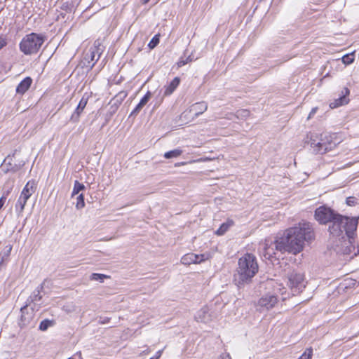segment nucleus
I'll use <instances>...</instances> for the list:
<instances>
[{
    "mask_svg": "<svg viewBox=\"0 0 359 359\" xmlns=\"http://www.w3.org/2000/svg\"><path fill=\"white\" fill-rule=\"evenodd\" d=\"M359 217H348L339 214L336 215L330 222L329 231L333 236H340L345 231L348 241H345V248L341 250L344 255L353 254L356 255L355 236L356 234Z\"/></svg>",
    "mask_w": 359,
    "mask_h": 359,
    "instance_id": "obj_1",
    "label": "nucleus"
},
{
    "mask_svg": "<svg viewBox=\"0 0 359 359\" xmlns=\"http://www.w3.org/2000/svg\"><path fill=\"white\" fill-rule=\"evenodd\" d=\"M259 266L255 255L246 253L238 259L234 281L238 287L251 282L258 272Z\"/></svg>",
    "mask_w": 359,
    "mask_h": 359,
    "instance_id": "obj_2",
    "label": "nucleus"
},
{
    "mask_svg": "<svg viewBox=\"0 0 359 359\" xmlns=\"http://www.w3.org/2000/svg\"><path fill=\"white\" fill-rule=\"evenodd\" d=\"M314 238V232L309 222H302L293 227V254L303 250L305 244Z\"/></svg>",
    "mask_w": 359,
    "mask_h": 359,
    "instance_id": "obj_3",
    "label": "nucleus"
},
{
    "mask_svg": "<svg viewBox=\"0 0 359 359\" xmlns=\"http://www.w3.org/2000/svg\"><path fill=\"white\" fill-rule=\"evenodd\" d=\"M307 139H309L308 144L313 148L314 151L321 154L332 150L339 142L334 134L325 133L319 135L317 133H310L307 135Z\"/></svg>",
    "mask_w": 359,
    "mask_h": 359,
    "instance_id": "obj_4",
    "label": "nucleus"
},
{
    "mask_svg": "<svg viewBox=\"0 0 359 359\" xmlns=\"http://www.w3.org/2000/svg\"><path fill=\"white\" fill-rule=\"evenodd\" d=\"M45 36L41 34L32 32L26 34L20 42V50L26 55L36 54L45 42Z\"/></svg>",
    "mask_w": 359,
    "mask_h": 359,
    "instance_id": "obj_5",
    "label": "nucleus"
},
{
    "mask_svg": "<svg viewBox=\"0 0 359 359\" xmlns=\"http://www.w3.org/2000/svg\"><path fill=\"white\" fill-rule=\"evenodd\" d=\"M292 230L287 229L283 235L278 234L273 241L276 251L281 254L292 251Z\"/></svg>",
    "mask_w": 359,
    "mask_h": 359,
    "instance_id": "obj_6",
    "label": "nucleus"
},
{
    "mask_svg": "<svg viewBox=\"0 0 359 359\" xmlns=\"http://www.w3.org/2000/svg\"><path fill=\"white\" fill-rule=\"evenodd\" d=\"M208 109V104L204 101L193 104L188 110L184 111L181 118L184 120L194 121Z\"/></svg>",
    "mask_w": 359,
    "mask_h": 359,
    "instance_id": "obj_7",
    "label": "nucleus"
},
{
    "mask_svg": "<svg viewBox=\"0 0 359 359\" xmlns=\"http://www.w3.org/2000/svg\"><path fill=\"white\" fill-rule=\"evenodd\" d=\"M338 213L330 208L325 205L320 206L315 210L314 217L320 224H326L330 222Z\"/></svg>",
    "mask_w": 359,
    "mask_h": 359,
    "instance_id": "obj_8",
    "label": "nucleus"
},
{
    "mask_svg": "<svg viewBox=\"0 0 359 359\" xmlns=\"http://www.w3.org/2000/svg\"><path fill=\"white\" fill-rule=\"evenodd\" d=\"M103 50L100 43L98 41H95L93 47H91L88 52L86 54L84 59L90 63L93 62L90 65L92 68L95 64L98 61Z\"/></svg>",
    "mask_w": 359,
    "mask_h": 359,
    "instance_id": "obj_9",
    "label": "nucleus"
},
{
    "mask_svg": "<svg viewBox=\"0 0 359 359\" xmlns=\"http://www.w3.org/2000/svg\"><path fill=\"white\" fill-rule=\"evenodd\" d=\"M90 97V95L88 93H84L83 97H81L80 102H79V104L77 105V107L76 108L74 112L72 114L70 121L72 122H78L79 120L80 115L83 112V109H85L88 99Z\"/></svg>",
    "mask_w": 359,
    "mask_h": 359,
    "instance_id": "obj_10",
    "label": "nucleus"
},
{
    "mask_svg": "<svg viewBox=\"0 0 359 359\" xmlns=\"http://www.w3.org/2000/svg\"><path fill=\"white\" fill-rule=\"evenodd\" d=\"M277 301L276 296L267 294L259 299L258 305L269 310L276 304Z\"/></svg>",
    "mask_w": 359,
    "mask_h": 359,
    "instance_id": "obj_11",
    "label": "nucleus"
},
{
    "mask_svg": "<svg viewBox=\"0 0 359 359\" xmlns=\"http://www.w3.org/2000/svg\"><path fill=\"white\" fill-rule=\"evenodd\" d=\"M276 248L274 242L265 239L262 255L266 259L271 260L276 255Z\"/></svg>",
    "mask_w": 359,
    "mask_h": 359,
    "instance_id": "obj_12",
    "label": "nucleus"
},
{
    "mask_svg": "<svg viewBox=\"0 0 359 359\" xmlns=\"http://www.w3.org/2000/svg\"><path fill=\"white\" fill-rule=\"evenodd\" d=\"M204 257V255H196L194 253H188L182 257L181 262L184 265L198 264L205 260Z\"/></svg>",
    "mask_w": 359,
    "mask_h": 359,
    "instance_id": "obj_13",
    "label": "nucleus"
},
{
    "mask_svg": "<svg viewBox=\"0 0 359 359\" xmlns=\"http://www.w3.org/2000/svg\"><path fill=\"white\" fill-rule=\"evenodd\" d=\"M305 287L304 277L302 273H297L293 277V295L294 292L300 293Z\"/></svg>",
    "mask_w": 359,
    "mask_h": 359,
    "instance_id": "obj_14",
    "label": "nucleus"
},
{
    "mask_svg": "<svg viewBox=\"0 0 359 359\" xmlns=\"http://www.w3.org/2000/svg\"><path fill=\"white\" fill-rule=\"evenodd\" d=\"M342 93H344L343 95L340 96L339 98L330 102V108L334 109L338 107L348 104L349 100L348 98H347L346 95L349 94V90L347 88H344Z\"/></svg>",
    "mask_w": 359,
    "mask_h": 359,
    "instance_id": "obj_15",
    "label": "nucleus"
},
{
    "mask_svg": "<svg viewBox=\"0 0 359 359\" xmlns=\"http://www.w3.org/2000/svg\"><path fill=\"white\" fill-rule=\"evenodd\" d=\"M151 97V92L148 91L145 95L141 99L140 102L137 104V105L135 107V108L132 111V112L130 114V116H136L141 110L147 104V103L149 102Z\"/></svg>",
    "mask_w": 359,
    "mask_h": 359,
    "instance_id": "obj_16",
    "label": "nucleus"
},
{
    "mask_svg": "<svg viewBox=\"0 0 359 359\" xmlns=\"http://www.w3.org/2000/svg\"><path fill=\"white\" fill-rule=\"evenodd\" d=\"M32 79L27 76L17 86L16 93L23 95L31 86Z\"/></svg>",
    "mask_w": 359,
    "mask_h": 359,
    "instance_id": "obj_17",
    "label": "nucleus"
},
{
    "mask_svg": "<svg viewBox=\"0 0 359 359\" xmlns=\"http://www.w3.org/2000/svg\"><path fill=\"white\" fill-rule=\"evenodd\" d=\"M195 319L198 322L207 323L210 320L208 308L207 306L201 308L196 314Z\"/></svg>",
    "mask_w": 359,
    "mask_h": 359,
    "instance_id": "obj_18",
    "label": "nucleus"
},
{
    "mask_svg": "<svg viewBox=\"0 0 359 359\" xmlns=\"http://www.w3.org/2000/svg\"><path fill=\"white\" fill-rule=\"evenodd\" d=\"M27 310V306L21 308V317L20 321V325L21 327H25L28 325L31 321L32 320L33 316L32 313H25V311Z\"/></svg>",
    "mask_w": 359,
    "mask_h": 359,
    "instance_id": "obj_19",
    "label": "nucleus"
},
{
    "mask_svg": "<svg viewBox=\"0 0 359 359\" xmlns=\"http://www.w3.org/2000/svg\"><path fill=\"white\" fill-rule=\"evenodd\" d=\"M180 83V79L179 77L174 78L168 86H165V90L164 92V95L167 96L171 95L178 87Z\"/></svg>",
    "mask_w": 359,
    "mask_h": 359,
    "instance_id": "obj_20",
    "label": "nucleus"
},
{
    "mask_svg": "<svg viewBox=\"0 0 359 359\" xmlns=\"http://www.w3.org/2000/svg\"><path fill=\"white\" fill-rule=\"evenodd\" d=\"M29 198L20 194V196L15 204V210L18 215H20L23 212V210L25 209V206L27 201Z\"/></svg>",
    "mask_w": 359,
    "mask_h": 359,
    "instance_id": "obj_21",
    "label": "nucleus"
},
{
    "mask_svg": "<svg viewBox=\"0 0 359 359\" xmlns=\"http://www.w3.org/2000/svg\"><path fill=\"white\" fill-rule=\"evenodd\" d=\"M35 189L36 188L34 187V182H28L23 188L20 194L24 195L28 198H30L31 196L34 193Z\"/></svg>",
    "mask_w": 359,
    "mask_h": 359,
    "instance_id": "obj_22",
    "label": "nucleus"
},
{
    "mask_svg": "<svg viewBox=\"0 0 359 359\" xmlns=\"http://www.w3.org/2000/svg\"><path fill=\"white\" fill-rule=\"evenodd\" d=\"M233 225V222L231 219H228L226 222L221 224L219 228L217 230L216 233L219 236L224 234L228 229Z\"/></svg>",
    "mask_w": 359,
    "mask_h": 359,
    "instance_id": "obj_23",
    "label": "nucleus"
},
{
    "mask_svg": "<svg viewBox=\"0 0 359 359\" xmlns=\"http://www.w3.org/2000/svg\"><path fill=\"white\" fill-rule=\"evenodd\" d=\"M23 165H24V163H22V164L14 163L13 164L9 161L8 163H5L6 172H15L18 171Z\"/></svg>",
    "mask_w": 359,
    "mask_h": 359,
    "instance_id": "obj_24",
    "label": "nucleus"
},
{
    "mask_svg": "<svg viewBox=\"0 0 359 359\" xmlns=\"http://www.w3.org/2000/svg\"><path fill=\"white\" fill-rule=\"evenodd\" d=\"M182 153H183V151L181 149L177 148V149H175L173 150L165 152L163 156L167 159L177 158V157L180 156V155H182Z\"/></svg>",
    "mask_w": 359,
    "mask_h": 359,
    "instance_id": "obj_25",
    "label": "nucleus"
},
{
    "mask_svg": "<svg viewBox=\"0 0 359 359\" xmlns=\"http://www.w3.org/2000/svg\"><path fill=\"white\" fill-rule=\"evenodd\" d=\"M43 288V284L40 285L29 297L32 302H37L41 299L42 297L40 294L41 291Z\"/></svg>",
    "mask_w": 359,
    "mask_h": 359,
    "instance_id": "obj_26",
    "label": "nucleus"
},
{
    "mask_svg": "<svg viewBox=\"0 0 359 359\" xmlns=\"http://www.w3.org/2000/svg\"><path fill=\"white\" fill-rule=\"evenodd\" d=\"M84 189L85 186L83 184L79 182V181L76 180L74 182V188L72 193V197H73L74 195L78 194L79 191L83 190Z\"/></svg>",
    "mask_w": 359,
    "mask_h": 359,
    "instance_id": "obj_27",
    "label": "nucleus"
},
{
    "mask_svg": "<svg viewBox=\"0 0 359 359\" xmlns=\"http://www.w3.org/2000/svg\"><path fill=\"white\" fill-rule=\"evenodd\" d=\"M250 112L248 109H240L236 112L235 116L238 119H246L250 116Z\"/></svg>",
    "mask_w": 359,
    "mask_h": 359,
    "instance_id": "obj_28",
    "label": "nucleus"
},
{
    "mask_svg": "<svg viewBox=\"0 0 359 359\" xmlns=\"http://www.w3.org/2000/svg\"><path fill=\"white\" fill-rule=\"evenodd\" d=\"M11 250H12V245H6L4 248L3 252L0 253V257H2L3 259H5L6 260H7L8 257L11 255Z\"/></svg>",
    "mask_w": 359,
    "mask_h": 359,
    "instance_id": "obj_29",
    "label": "nucleus"
},
{
    "mask_svg": "<svg viewBox=\"0 0 359 359\" xmlns=\"http://www.w3.org/2000/svg\"><path fill=\"white\" fill-rule=\"evenodd\" d=\"M53 323L52 320L45 319L42 320L39 325V330L46 331L49 327L52 326Z\"/></svg>",
    "mask_w": 359,
    "mask_h": 359,
    "instance_id": "obj_30",
    "label": "nucleus"
},
{
    "mask_svg": "<svg viewBox=\"0 0 359 359\" xmlns=\"http://www.w3.org/2000/svg\"><path fill=\"white\" fill-rule=\"evenodd\" d=\"M342 62L345 65H351L354 61L353 53L351 54H346L341 58Z\"/></svg>",
    "mask_w": 359,
    "mask_h": 359,
    "instance_id": "obj_31",
    "label": "nucleus"
},
{
    "mask_svg": "<svg viewBox=\"0 0 359 359\" xmlns=\"http://www.w3.org/2000/svg\"><path fill=\"white\" fill-rule=\"evenodd\" d=\"M85 206L84 196L81 194L76 197V208L78 210L82 209Z\"/></svg>",
    "mask_w": 359,
    "mask_h": 359,
    "instance_id": "obj_32",
    "label": "nucleus"
},
{
    "mask_svg": "<svg viewBox=\"0 0 359 359\" xmlns=\"http://www.w3.org/2000/svg\"><path fill=\"white\" fill-rule=\"evenodd\" d=\"M313 355V350L311 348H308L305 351L299 356L298 359H311Z\"/></svg>",
    "mask_w": 359,
    "mask_h": 359,
    "instance_id": "obj_33",
    "label": "nucleus"
},
{
    "mask_svg": "<svg viewBox=\"0 0 359 359\" xmlns=\"http://www.w3.org/2000/svg\"><path fill=\"white\" fill-rule=\"evenodd\" d=\"M109 278V276L101 274V273H93L90 276V279L93 280H99L100 282H102L104 278Z\"/></svg>",
    "mask_w": 359,
    "mask_h": 359,
    "instance_id": "obj_34",
    "label": "nucleus"
},
{
    "mask_svg": "<svg viewBox=\"0 0 359 359\" xmlns=\"http://www.w3.org/2000/svg\"><path fill=\"white\" fill-rule=\"evenodd\" d=\"M158 43H159L158 36L155 35L150 41L148 46H149V48L153 49L158 45Z\"/></svg>",
    "mask_w": 359,
    "mask_h": 359,
    "instance_id": "obj_35",
    "label": "nucleus"
},
{
    "mask_svg": "<svg viewBox=\"0 0 359 359\" xmlns=\"http://www.w3.org/2000/svg\"><path fill=\"white\" fill-rule=\"evenodd\" d=\"M11 189H8L6 191V193L4 194L1 198H0V210L1 209V208L4 206L5 202H6V198L8 196V195L9 194L10 191H11Z\"/></svg>",
    "mask_w": 359,
    "mask_h": 359,
    "instance_id": "obj_36",
    "label": "nucleus"
},
{
    "mask_svg": "<svg viewBox=\"0 0 359 359\" xmlns=\"http://www.w3.org/2000/svg\"><path fill=\"white\" fill-rule=\"evenodd\" d=\"M7 45V39L3 36L0 35V50Z\"/></svg>",
    "mask_w": 359,
    "mask_h": 359,
    "instance_id": "obj_37",
    "label": "nucleus"
},
{
    "mask_svg": "<svg viewBox=\"0 0 359 359\" xmlns=\"http://www.w3.org/2000/svg\"><path fill=\"white\" fill-rule=\"evenodd\" d=\"M346 202L348 205L353 206L356 203V199L355 197L350 196L346 198Z\"/></svg>",
    "mask_w": 359,
    "mask_h": 359,
    "instance_id": "obj_38",
    "label": "nucleus"
},
{
    "mask_svg": "<svg viewBox=\"0 0 359 359\" xmlns=\"http://www.w3.org/2000/svg\"><path fill=\"white\" fill-rule=\"evenodd\" d=\"M187 63H188V60H187L184 59L183 57H181L180 59V60L177 62V66L179 67H181L185 65Z\"/></svg>",
    "mask_w": 359,
    "mask_h": 359,
    "instance_id": "obj_39",
    "label": "nucleus"
},
{
    "mask_svg": "<svg viewBox=\"0 0 359 359\" xmlns=\"http://www.w3.org/2000/svg\"><path fill=\"white\" fill-rule=\"evenodd\" d=\"M317 110H318V107H313L311 109V111H310L308 118H311L314 116V114L316 113Z\"/></svg>",
    "mask_w": 359,
    "mask_h": 359,
    "instance_id": "obj_40",
    "label": "nucleus"
},
{
    "mask_svg": "<svg viewBox=\"0 0 359 359\" xmlns=\"http://www.w3.org/2000/svg\"><path fill=\"white\" fill-rule=\"evenodd\" d=\"M162 353H163V350H160V351H157L156 355L150 358V359H159L160 357L161 356Z\"/></svg>",
    "mask_w": 359,
    "mask_h": 359,
    "instance_id": "obj_41",
    "label": "nucleus"
},
{
    "mask_svg": "<svg viewBox=\"0 0 359 359\" xmlns=\"http://www.w3.org/2000/svg\"><path fill=\"white\" fill-rule=\"evenodd\" d=\"M219 359H231V356L229 353H224L220 355Z\"/></svg>",
    "mask_w": 359,
    "mask_h": 359,
    "instance_id": "obj_42",
    "label": "nucleus"
},
{
    "mask_svg": "<svg viewBox=\"0 0 359 359\" xmlns=\"http://www.w3.org/2000/svg\"><path fill=\"white\" fill-rule=\"evenodd\" d=\"M150 352V350L149 348H147L146 350L143 351L140 355H146V354H148Z\"/></svg>",
    "mask_w": 359,
    "mask_h": 359,
    "instance_id": "obj_43",
    "label": "nucleus"
},
{
    "mask_svg": "<svg viewBox=\"0 0 359 359\" xmlns=\"http://www.w3.org/2000/svg\"><path fill=\"white\" fill-rule=\"evenodd\" d=\"M6 260L0 257V266H2Z\"/></svg>",
    "mask_w": 359,
    "mask_h": 359,
    "instance_id": "obj_44",
    "label": "nucleus"
},
{
    "mask_svg": "<svg viewBox=\"0 0 359 359\" xmlns=\"http://www.w3.org/2000/svg\"><path fill=\"white\" fill-rule=\"evenodd\" d=\"M149 1H150V0H141L142 3L143 4H147Z\"/></svg>",
    "mask_w": 359,
    "mask_h": 359,
    "instance_id": "obj_45",
    "label": "nucleus"
},
{
    "mask_svg": "<svg viewBox=\"0 0 359 359\" xmlns=\"http://www.w3.org/2000/svg\"><path fill=\"white\" fill-rule=\"evenodd\" d=\"M186 60H188V62H189L192 61V59L191 58V56L187 57L186 58Z\"/></svg>",
    "mask_w": 359,
    "mask_h": 359,
    "instance_id": "obj_46",
    "label": "nucleus"
},
{
    "mask_svg": "<svg viewBox=\"0 0 359 359\" xmlns=\"http://www.w3.org/2000/svg\"><path fill=\"white\" fill-rule=\"evenodd\" d=\"M8 159L12 160V158H11V156H8L6 158V159L4 160V162L6 163V161L7 160H8Z\"/></svg>",
    "mask_w": 359,
    "mask_h": 359,
    "instance_id": "obj_47",
    "label": "nucleus"
},
{
    "mask_svg": "<svg viewBox=\"0 0 359 359\" xmlns=\"http://www.w3.org/2000/svg\"><path fill=\"white\" fill-rule=\"evenodd\" d=\"M186 163L185 162H182V163H177L175 165H184Z\"/></svg>",
    "mask_w": 359,
    "mask_h": 359,
    "instance_id": "obj_48",
    "label": "nucleus"
},
{
    "mask_svg": "<svg viewBox=\"0 0 359 359\" xmlns=\"http://www.w3.org/2000/svg\"><path fill=\"white\" fill-rule=\"evenodd\" d=\"M186 163L185 162H182V163H177L175 165H184Z\"/></svg>",
    "mask_w": 359,
    "mask_h": 359,
    "instance_id": "obj_49",
    "label": "nucleus"
}]
</instances>
